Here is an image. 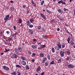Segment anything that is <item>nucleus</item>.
<instances>
[{
  "label": "nucleus",
  "instance_id": "f257e3e1",
  "mask_svg": "<svg viewBox=\"0 0 75 75\" xmlns=\"http://www.w3.org/2000/svg\"><path fill=\"white\" fill-rule=\"evenodd\" d=\"M57 45L58 47H56V49L57 51H59V49H61L62 48L61 45V43L59 42H58L57 43Z\"/></svg>",
  "mask_w": 75,
  "mask_h": 75
},
{
  "label": "nucleus",
  "instance_id": "f03ea898",
  "mask_svg": "<svg viewBox=\"0 0 75 75\" xmlns=\"http://www.w3.org/2000/svg\"><path fill=\"white\" fill-rule=\"evenodd\" d=\"M46 47V45H42L40 46V47H39L38 48V49H40V50H41V49H42V48H45Z\"/></svg>",
  "mask_w": 75,
  "mask_h": 75
},
{
  "label": "nucleus",
  "instance_id": "7ed1b4c3",
  "mask_svg": "<svg viewBox=\"0 0 75 75\" xmlns=\"http://www.w3.org/2000/svg\"><path fill=\"white\" fill-rule=\"evenodd\" d=\"M40 15L41 16L42 18H43L44 20H46V17H45V15H44L43 13H40Z\"/></svg>",
  "mask_w": 75,
  "mask_h": 75
},
{
  "label": "nucleus",
  "instance_id": "20e7f679",
  "mask_svg": "<svg viewBox=\"0 0 75 75\" xmlns=\"http://www.w3.org/2000/svg\"><path fill=\"white\" fill-rule=\"evenodd\" d=\"M9 17L10 15H8L6 16L5 18L4 19V20H5V21H6V20H8Z\"/></svg>",
  "mask_w": 75,
  "mask_h": 75
},
{
  "label": "nucleus",
  "instance_id": "39448f33",
  "mask_svg": "<svg viewBox=\"0 0 75 75\" xmlns=\"http://www.w3.org/2000/svg\"><path fill=\"white\" fill-rule=\"evenodd\" d=\"M61 3H62V4H66L65 2H64V1H62V0L58 2V4H61Z\"/></svg>",
  "mask_w": 75,
  "mask_h": 75
},
{
  "label": "nucleus",
  "instance_id": "423d86ee",
  "mask_svg": "<svg viewBox=\"0 0 75 75\" xmlns=\"http://www.w3.org/2000/svg\"><path fill=\"white\" fill-rule=\"evenodd\" d=\"M68 67L69 68H73L75 67V66H74L72 64H69L68 66Z\"/></svg>",
  "mask_w": 75,
  "mask_h": 75
},
{
  "label": "nucleus",
  "instance_id": "0eeeda50",
  "mask_svg": "<svg viewBox=\"0 0 75 75\" xmlns=\"http://www.w3.org/2000/svg\"><path fill=\"white\" fill-rule=\"evenodd\" d=\"M60 54L61 57H64V52L60 51Z\"/></svg>",
  "mask_w": 75,
  "mask_h": 75
},
{
  "label": "nucleus",
  "instance_id": "6e6552de",
  "mask_svg": "<svg viewBox=\"0 0 75 75\" xmlns=\"http://www.w3.org/2000/svg\"><path fill=\"white\" fill-rule=\"evenodd\" d=\"M66 53L68 55H70L71 54V51H70V50H69V49H67V50Z\"/></svg>",
  "mask_w": 75,
  "mask_h": 75
},
{
  "label": "nucleus",
  "instance_id": "1a4fd4ad",
  "mask_svg": "<svg viewBox=\"0 0 75 75\" xmlns=\"http://www.w3.org/2000/svg\"><path fill=\"white\" fill-rule=\"evenodd\" d=\"M69 44H70V45H72V46H74V45L75 44V43H74V42H73V41H72V40L70 41Z\"/></svg>",
  "mask_w": 75,
  "mask_h": 75
},
{
  "label": "nucleus",
  "instance_id": "9d476101",
  "mask_svg": "<svg viewBox=\"0 0 75 75\" xmlns=\"http://www.w3.org/2000/svg\"><path fill=\"white\" fill-rule=\"evenodd\" d=\"M18 23L20 24H21L22 23V19L21 18H19L18 19Z\"/></svg>",
  "mask_w": 75,
  "mask_h": 75
},
{
  "label": "nucleus",
  "instance_id": "9b49d317",
  "mask_svg": "<svg viewBox=\"0 0 75 75\" xmlns=\"http://www.w3.org/2000/svg\"><path fill=\"white\" fill-rule=\"evenodd\" d=\"M21 64L23 65H26V62H25L24 61H22L21 62Z\"/></svg>",
  "mask_w": 75,
  "mask_h": 75
},
{
  "label": "nucleus",
  "instance_id": "f8f14e48",
  "mask_svg": "<svg viewBox=\"0 0 75 75\" xmlns=\"http://www.w3.org/2000/svg\"><path fill=\"white\" fill-rule=\"evenodd\" d=\"M47 60V57H45L43 59L42 61V62L43 64H44L45 62V61Z\"/></svg>",
  "mask_w": 75,
  "mask_h": 75
},
{
  "label": "nucleus",
  "instance_id": "ddd939ff",
  "mask_svg": "<svg viewBox=\"0 0 75 75\" xmlns=\"http://www.w3.org/2000/svg\"><path fill=\"white\" fill-rule=\"evenodd\" d=\"M16 74H17L18 75H21V72L19 70H17L16 72Z\"/></svg>",
  "mask_w": 75,
  "mask_h": 75
},
{
  "label": "nucleus",
  "instance_id": "4468645a",
  "mask_svg": "<svg viewBox=\"0 0 75 75\" xmlns=\"http://www.w3.org/2000/svg\"><path fill=\"white\" fill-rule=\"evenodd\" d=\"M58 11L59 13H60V14H62V13H63L62 10L61 9H59L58 10Z\"/></svg>",
  "mask_w": 75,
  "mask_h": 75
},
{
  "label": "nucleus",
  "instance_id": "2eb2a0df",
  "mask_svg": "<svg viewBox=\"0 0 75 75\" xmlns=\"http://www.w3.org/2000/svg\"><path fill=\"white\" fill-rule=\"evenodd\" d=\"M40 69H41L40 66L38 67L36 69L37 72H38L40 71Z\"/></svg>",
  "mask_w": 75,
  "mask_h": 75
},
{
  "label": "nucleus",
  "instance_id": "dca6fc26",
  "mask_svg": "<svg viewBox=\"0 0 75 75\" xmlns=\"http://www.w3.org/2000/svg\"><path fill=\"white\" fill-rule=\"evenodd\" d=\"M29 32L30 33V34H33V30H32L29 29H28Z\"/></svg>",
  "mask_w": 75,
  "mask_h": 75
},
{
  "label": "nucleus",
  "instance_id": "f3484780",
  "mask_svg": "<svg viewBox=\"0 0 75 75\" xmlns=\"http://www.w3.org/2000/svg\"><path fill=\"white\" fill-rule=\"evenodd\" d=\"M25 68L27 70H29L30 69V67L28 65H26L25 66Z\"/></svg>",
  "mask_w": 75,
  "mask_h": 75
},
{
  "label": "nucleus",
  "instance_id": "a211bd4d",
  "mask_svg": "<svg viewBox=\"0 0 75 75\" xmlns=\"http://www.w3.org/2000/svg\"><path fill=\"white\" fill-rule=\"evenodd\" d=\"M31 47L33 49H36L37 48V46L36 45H32Z\"/></svg>",
  "mask_w": 75,
  "mask_h": 75
},
{
  "label": "nucleus",
  "instance_id": "6ab92c4d",
  "mask_svg": "<svg viewBox=\"0 0 75 75\" xmlns=\"http://www.w3.org/2000/svg\"><path fill=\"white\" fill-rule=\"evenodd\" d=\"M18 34V33L16 32L15 33L12 34V37H13L14 36H15V37H16V35H17V34Z\"/></svg>",
  "mask_w": 75,
  "mask_h": 75
},
{
  "label": "nucleus",
  "instance_id": "aec40b11",
  "mask_svg": "<svg viewBox=\"0 0 75 75\" xmlns=\"http://www.w3.org/2000/svg\"><path fill=\"white\" fill-rule=\"evenodd\" d=\"M55 20L54 19H52L51 20L50 23L51 24H53L54 23H55Z\"/></svg>",
  "mask_w": 75,
  "mask_h": 75
},
{
  "label": "nucleus",
  "instance_id": "412c9836",
  "mask_svg": "<svg viewBox=\"0 0 75 75\" xmlns=\"http://www.w3.org/2000/svg\"><path fill=\"white\" fill-rule=\"evenodd\" d=\"M27 25L28 26L30 25L31 24V23H30V22L28 21H27Z\"/></svg>",
  "mask_w": 75,
  "mask_h": 75
},
{
  "label": "nucleus",
  "instance_id": "4be33fe9",
  "mask_svg": "<svg viewBox=\"0 0 75 75\" xmlns=\"http://www.w3.org/2000/svg\"><path fill=\"white\" fill-rule=\"evenodd\" d=\"M11 75H17V73L16 72L14 71L13 72L11 73Z\"/></svg>",
  "mask_w": 75,
  "mask_h": 75
},
{
  "label": "nucleus",
  "instance_id": "5701e85b",
  "mask_svg": "<svg viewBox=\"0 0 75 75\" xmlns=\"http://www.w3.org/2000/svg\"><path fill=\"white\" fill-rule=\"evenodd\" d=\"M15 52L16 53V54H18V52H17V48H16L15 49Z\"/></svg>",
  "mask_w": 75,
  "mask_h": 75
},
{
  "label": "nucleus",
  "instance_id": "b1692460",
  "mask_svg": "<svg viewBox=\"0 0 75 75\" xmlns=\"http://www.w3.org/2000/svg\"><path fill=\"white\" fill-rule=\"evenodd\" d=\"M16 68H21V66H20L19 65H16Z\"/></svg>",
  "mask_w": 75,
  "mask_h": 75
},
{
  "label": "nucleus",
  "instance_id": "393cba45",
  "mask_svg": "<svg viewBox=\"0 0 75 75\" xmlns=\"http://www.w3.org/2000/svg\"><path fill=\"white\" fill-rule=\"evenodd\" d=\"M21 59L23 61H25V58L24 57H21Z\"/></svg>",
  "mask_w": 75,
  "mask_h": 75
},
{
  "label": "nucleus",
  "instance_id": "a878e982",
  "mask_svg": "<svg viewBox=\"0 0 75 75\" xmlns=\"http://www.w3.org/2000/svg\"><path fill=\"white\" fill-rule=\"evenodd\" d=\"M57 61V63H60V62H61V59H58Z\"/></svg>",
  "mask_w": 75,
  "mask_h": 75
},
{
  "label": "nucleus",
  "instance_id": "bb28decb",
  "mask_svg": "<svg viewBox=\"0 0 75 75\" xmlns=\"http://www.w3.org/2000/svg\"><path fill=\"white\" fill-rule=\"evenodd\" d=\"M6 67L7 66H4L2 67V68H3L4 69V70H6Z\"/></svg>",
  "mask_w": 75,
  "mask_h": 75
},
{
  "label": "nucleus",
  "instance_id": "cd10ccee",
  "mask_svg": "<svg viewBox=\"0 0 75 75\" xmlns=\"http://www.w3.org/2000/svg\"><path fill=\"white\" fill-rule=\"evenodd\" d=\"M52 52H55V50L54 49V47H52Z\"/></svg>",
  "mask_w": 75,
  "mask_h": 75
},
{
  "label": "nucleus",
  "instance_id": "c85d7f7f",
  "mask_svg": "<svg viewBox=\"0 0 75 75\" xmlns=\"http://www.w3.org/2000/svg\"><path fill=\"white\" fill-rule=\"evenodd\" d=\"M53 64H54V61H52L50 62V65H52Z\"/></svg>",
  "mask_w": 75,
  "mask_h": 75
},
{
  "label": "nucleus",
  "instance_id": "c756f323",
  "mask_svg": "<svg viewBox=\"0 0 75 75\" xmlns=\"http://www.w3.org/2000/svg\"><path fill=\"white\" fill-rule=\"evenodd\" d=\"M5 70H6V71H9L10 70V68H9V67H6V69H5Z\"/></svg>",
  "mask_w": 75,
  "mask_h": 75
},
{
  "label": "nucleus",
  "instance_id": "7c9ffc66",
  "mask_svg": "<svg viewBox=\"0 0 75 75\" xmlns=\"http://www.w3.org/2000/svg\"><path fill=\"white\" fill-rule=\"evenodd\" d=\"M44 1H42L41 2V6H42V5L44 4Z\"/></svg>",
  "mask_w": 75,
  "mask_h": 75
},
{
  "label": "nucleus",
  "instance_id": "2f4dec72",
  "mask_svg": "<svg viewBox=\"0 0 75 75\" xmlns=\"http://www.w3.org/2000/svg\"><path fill=\"white\" fill-rule=\"evenodd\" d=\"M44 54L42 53H41L40 54V57H43V56H44Z\"/></svg>",
  "mask_w": 75,
  "mask_h": 75
},
{
  "label": "nucleus",
  "instance_id": "473e14b6",
  "mask_svg": "<svg viewBox=\"0 0 75 75\" xmlns=\"http://www.w3.org/2000/svg\"><path fill=\"white\" fill-rule=\"evenodd\" d=\"M38 29V30H41V26H39L38 27V28H37Z\"/></svg>",
  "mask_w": 75,
  "mask_h": 75
},
{
  "label": "nucleus",
  "instance_id": "72a5a7b5",
  "mask_svg": "<svg viewBox=\"0 0 75 75\" xmlns=\"http://www.w3.org/2000/svg\"><path fill=\"white\" fill-rule=\"evenodd\" d=\"M5 50H6V52H8V51H11L10 49H6V48H5Z\"/></svg>",
  "mask_w": 75,
  "mask_h": 75
},
{
  "label": "nucleus",
  "instance_id": "f704fd0d",
  "mask_svg": "<svg viewBox=\"0 0 75 75\" xmlns=\"http://www.w3.org/2000/svg\"><path fill=\"white\" fill-rule=\"evenodd\" d=\"M67 41L68 42V43H69V41H70V38H69L68 37V38Z\"/></svg>",
  "mask_w": 75,
  "mask_h": 75
},
{
  "label": "nucleus",
  "instance_id": "c9c22d12",
  "mask_svg": "<svg viewBox=\"0 0 75 75\" xmlns=\"http://www.w3.org/2000/svg\"><path fill=\"white\" fill-rule=\"evenodd\" d=\"M65 44H62V48H65Z\"/></svg>",
  "mask_w": 75,
  "mask_h": 75
},
{
  "label": "nucleus",
  "instance_id": "e433bc0d",
  "mask_svg": "<svg viewBox=\"0 0 75 75\" xmlns=\"http://www.w3.org/2000/svg\"><path fill=\"white\" fill-rule=\"evenodd\" d=\"M29 21H30L31 23H33V21H34V19H31L29 20Z\"/></svg>",
  "mask_w": 75,
  "mask_h": 75
},
{
  "label": "nucleus",
  "instance_id": "4c0bfd02",
  "mask_svg": "<svg viewBox=\"0 0 75 75\" xmlns=\"http://www.w3.org/2000/svg\"><path fill=\"white\" fill-rule=\"evenodd\" d=\"M65 66H67L68 67V62H67L65 63Z\"/></svg>",
  "mask_w": 75,
  "mask_h": 75
},
{
  "label": "nucleus",
  "instance_id": "58836bf2",
  "mask_svg": "<svg viewBox=\"0 0 75 75\" xmlns=\"http://www.w3.org/2000/svg\"><path fill=\"white\" fill-rule=\"evenodd\" d=\"M64 11H69V10H68V9H66L65 8H64L63 9Z\"/></svg>",
  "mask_w": 75,
  "mask_h": 75
},
{
  "label": "nucleus",
  "instance_id": "ea45409f",
  "mask_svg": "<svg viewBox=\"0 0 75 75\" xmlns=\"http://www.w3.org/2000/svg\"><path fill=\"white\" fill-rule=\"evenodd\" d=\"M18 50H19V51H21V47L19 46L18 47Z\"/></svg>",
  "mask_w": 75,
  "mask_h": 75
},
{
  "label": "nucleus",
  "instance_id": "a19ab883",
  "mask_svg": "<svg viewBox=\"0 0 75 75\" xmlns=\"http://www.w3.org/2000/svg\"><path fill=\"white\" fill-rule=\"evenodd\" d=\"M29 27L30 28H33V25H30Z\"/></svg>",
  "mask_w": 75,
  "mask_h": 75
},
{
  "label": "nucleus",
  "instance_id": "79ce46f5",
  "mask_svg": "<svg viewBox=\"0 0 75 75\" xmlns=\"http://www.w3.org/2000/svg\"><path fill=\"white\" fill-rule=\"evenodd\" d=\"M13 28L14 30H17V28H16V26H13Z\"/></svg>",
  "mask_w": 75,
  "mask_h": 75
},
{
  "label": "nucleus",
  "instance_id": "37998d69",
  "mask_svg": "<svg viewBox=\"0 0 75 75\" xmlns=\"http://www.w3.org/2000/svg\"><path fill=\"white\" fill-rule=\"evenodd\" d=\"M28 53L29 55H31V52L30 51H28Z\"/></svg>",
  "mask_w": 75,
  "mask_h": 75
},
{
  "label": "nucleus",
  "instance_id": "c03bdc74",
  "mask_svg": "<svg viewBox=\"0 0 75 75\" xmlns=\"http://www.w3.org/2000/svg\"><path fill=\"white\" fill-rule=\"evenodd\" d=\"M35 55V54L34 53H33L32 55V57H34Z\"/></svg>",
  "mask_w": 75,
  "mask_h": 75
},
{
  "label": "nucleus",
  "instance_id": "a18cd8bd",
  "mask_svg": "<svg viewBox=\"0 0 75 75\" xmlns=\"http://www.w3.org/2000/svg\"><path fill=\"white\" fill-rule=\"evenodd\" d=\"M61 21H64V18H60L59 19Z\"/></svg>",
  "mask_w": 75,
  "mask_h": 75
},
{
  "label": "nucleus",
  "instance_id": "49530a36",
  "mask_svg": "<svg viewBox=\"0 0 75 75\" xmlns=\"http://www.w3.org/2000/svg\"><path fill=\"white\" fill-rule=\"evenodd\" d=\"M45 66H47L48 65V63H47V62L45 63Z\"/></svg>",
  "mask_w": 75,
  "mask_h": 75
},
{
  "label": "nucleus",
  "instance_id": "de8ad7c7",
  "mask_svg": "<svg viewBox=\"0 0 75 75\" xmlns=\"http://www.w3.org/2000/svg\"><path fill=\"white\" fill-rule=\"evenodd\" d=\"M0 36L1 37H2V36H3V32L1 31V33H0Z\"/></svg>",
  "mask_w": 75,
  "mask_h": 75
},
{
  "label": "nucleus",
  "instance_id": "09e8293b",
  "mask_svg": "<svg viewBox=\"0 0 75 75\" xmlns=\"http://www.w3.org/2000/svg\"><path fill=\"white\" fill-rule=\"evenodd\" d=\"M69 57H67V58H66V61H67L68 60H69Z\"/></svg>",
  "mask_w": 75,
  "mask_h": 75
},
{
  "label": "nucleus",
  "instance_id": "8fccbe9b",
  "mask_svg": "<svg viewBox=\"0 0 75 75\" xmlns=\"http://www.w3.org/2000/svg\"><path fill=\"white\" fill-rule=\"evenodd\" d=\"M57 17H58V18H59V19L60 18H61V16L57 15Z\"/></svg>",
  "mask_w": 75,
  "mask_h": 75
},
{
  "label": "nucleus",
  "instance_id": "3c124183",
  "mask_svg": "<svg viewBox=\"0 0 75 75\" xmlns=\"http://www.w3.org/2000/svg\"><path fill=\"white\" fill-rule=\"evenodd\" d=\"M6 33H7V34H10V32L9 31H7L6 32Z\"/></svg>",
  "mask_w": 75,
  "mask_h": 75
},
{
  "label": "nucleus",
  "instance_id": "603ef678",
  "mask_svg": "<svg viewBox=\"0 0 75 75\" xmlns=\"http://www.w3.org/2000/svg\"><path fill=\"white\" fill-rule=\"evenodd\" d=\"M31 60L33 62H34V61H35V59H31Z\"/></svg>",
  "mask_w": 75,
  "mask_h": 75
},
{
  "label": "nucleus",
  "instance_id": "864d4df0",
  "mask_svg": "<svg viewBox=\"0 0 75 75\" xmlns=\"http://www.w3.org/2000/svg\"><path fill=\"white\" fill-rule=\"evenodd\" d=\"M45 73H44V72H42V73H41L40 75H44V74H45Z\"/></svg>",
  "mask_w": 75,
  "mask_h": 75
},
{
  "label": "nucleus",
  "instance_id": "5fc2aeb1",
  "mask_svg": "<svg viewBox=\"0 0 75 75\" xmlns=\"http://www.w3.org/2000/svg\"><path fill=\"white\" fill-rule=\"evenodd\" d=\"M23 8H25L26 7V6L25 5H23Z\"/></svg>",
  "mask_w": 75,
  "mask_h": 75
},
{
  "label": "nucleus",
  "instance_id": "6e6d98bb",
  "mask_svg": "<svg viewBox=\"0 0 75 75\" xmlns=\"http://www.w3.org/2000/svg\"><path fill=\"white\" fill-rule=\"evenodd\" d=\"M12 40V38H10L8 39V41H11V40Z\"/></svg>",
  "mask_w": 75,
  "mask_h": 75
},
{
  "label": "nucleus",
  "instance_id": "4d7b16f0",
  "mask_svg": "<svg viewBox=\"0 0 75 75\" xmlns=\"http://www.w3.org/2000/svg\"><path fill=\"white\" fill-rule=\"evenodd\" d=\"M33 4V6H34L35 7H36V4L34 3V4Z\"/></svg>",
  "mask_w": 75,
  "mask_h": 75
},
{
  "label": "nucleus",
  "instance_id": "13d9d810",
  "mask_svg": "<svg viewBox=\"0 0 75 75\" xmlns=\"http://www.w3.org/2000/svg\"><path fill=\"white\" fill-rule=\"evenodd\" d=\"M11 57L12 58H17V57Z\"/></svg>",
  "mask_w": 75,
  "mask_h": 75
},
{
  "label": "nucleus",
  "instance_id": "bf43d9fd",
  "mask_svg": "<svg viewBox=\"0 0 75 75\" xmlns=\"http://www.w3.org/2000/svg\"><path fill=\"white\" fill-rule=\"evenodd\" d=\"M57 31H59L60 30V29H59V28H57Z\"/></svg>",
  "mask_w": 75,
  "mask_h": 75
},
{
  "label": "nucleus",
  "instance_id": "052dcab7",
  "mask_svg": "<svg viewBox=\"0 0 75 75\" xmlns=\"http://www.w3.org/2000/svg\"><path fill=\"white\" fill-rule=\"evenodd\" d=\"M31 3H32V4H33L34 3V1H33V0H32Z\"/></svg>",
  "mask_w": 75,
  "mask_h": 75
},
{
  "label": "nucleus",
  "instance_id": "680f3d73",
  "mask_svg": "<svg viewBox=\"0 0 75 75\" xmlns=\"http://www.w3.org/2000/svg\"><path fill=\"white\" fill-rule=\"evenodd\" d=\"M37 41V40L35 39H33V42H35Z\"/></svg>",
  "mask_w": 75,
  "mask_h": 75
},
{
  "label": "nucleus",
  "instance_id": "e2e57ef3",
  "mask_svg": "<svg viewBox=\"0 0 75 75\" xmlns=\"http://www.w3.org/2000/svg\"><path fill=\"white\" fill-rule=\"evenodd\" d=\"M42 38H45V35H42Z\"/></svg>",
  "mask_w": 75,
  "mask_h": 75
},
{
  "label": "nucleus",
  "instance_id": "0e129e2a",
  "mask_svg": "<svg viewBox=\"0 0 75 75\" xmlns=\"http://www.w3.org/2000/svg\"><path fill=\"white\" fill-rule=\"evenodd\" d=\"M14 57H16L17 56V55L16 54H13V56Z\"/></svg>",
  "mask_w": 75,
  "mask_h": 75
},
{
  "label": "nucleus",
  "instance_id": "69168bd1",
  "mask_svg": "<svg viewBox=\"0 0 75 75\" xmlns=\"http://www.w3.org/2000/svg\"><path fill=\"white\" fill-rule=\"evenodd\" d=\"M47 58H48L49 60H50V57H48Z\"/></svg>",
  "mask_w": 75,
  "mask_h": 75
},
{
  "label": "nucleus",
  "instance_id": "338daca9",
  "mask_svg": "<svg viewBox=\"0 0 75 75\" xmlns=\"http://www.w3.org/2000/svg\"><path fill=\"white\" fill-rule=\"evenodd\" d=\"M10 9H11V10H13V7H11L10 8Z\"/></svg>",
  "mask_w": 75,
  "mask_h": 75
},
{
  "label": "nucleus",
  "instance_id": "774afa93",
  "mask_svg": "<svg viewBox=\"0 0 75 75\" xmlns=\"http://www.w3.org/2000/svg\"><path fill=\"white\" fill-rule=\"evenodd\" d=\"M74 15H75V9H74Z\"/></svg>",
  "mask_w": 75,
  "mask_h": 75
}]
</instances>
